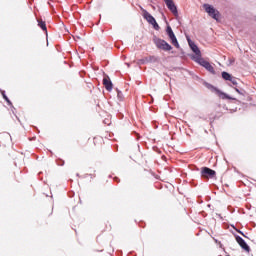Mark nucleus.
I'll return each instance as SVG.
<instances>
[{
	"label": "nucleus",
	"instance_id": "1",
	"mask_svg": "<svg viewBox=\"0 0 256 256\" xmlns=\"http://www.w3.org/2000/svg\"><path fill=\"white\" fill-rule=\"evenodd\" d=\"M187 41L190 49H192L193 53H195L193 60L198 63V65H201V67H204L206 71H209V73H215V69L213 68L211 63L201 57V50H199V47H197L190 38H187Z\"/></svg>",
	"mask_w": 256,
	"mask_h": 256
},
{
	"label": "nucleus",
	"instance_id": "2",
	"mask_svg": "<svg viewBox=\"0 0 256 256\" xmlns=\"http://www.w3.org/2000/svg\"><path fill=\"white\" fill-rule=\"evenodd\" d=\"M202 9L210 19H213L216 23H221V12L213 4L204 3L202 4Z\"/></svg>",
	"mask_w": 256,
	"mask_h": 256
},
{
	"label": "nucleus",
	"instance_id": "3",
	"mask_svg": "<svg viewBox=\"0 0 256 256\" xmlns=\"http://www.w3.org/2000/svg\"><path fill=\"white\" fill-rule=\"evenodd\" d=\"M154 44L158 49H162V51H171L173 49V47H171L167 41L160 38H155Z\"/></svg>",
	"mask_w": 256,
	"mask_h": 256
},
{
	"label": "nucleus",
	"instance_id": "4",
	"mask_svg": "<svg viewBox=\"0 0 256 256\" xmlns=\"http://www.w3.org/2000/svg\"><path fill=\"white\" fill-rule=\"evenodd\" d=\"M166 32L172 45H174L176 49H179V42L177 41V37L175 36V33H173V29H171V26H167Z\"/></svg>",
	"mask_w": 256,
	"mask_h": 256
},
{
	"label": "nucleus",
	"instance_id": "5",
	"mask_svg": "<svg viewBox=\"0 0 256 256\" xmlns=\"http://www.w3.org/2000/svg\"><path fill=\"white\" fill-rule=\"evenodd\" d=\"M144 18L154 27V29H156V31H159V24H157V21L151 14H149V12H144Z\"/></svg>",
	"mask_w": 256,
	"mask_h": 256
},
{
	"label": "nucleus",
	"instance_id": "6",
	"mask_svg": "<svg viewBox=\"0 0 256 256\" xmlns=\"http://www.w3.org/2000/svg\"><path fill=\"white\" fill-rule=\"evenodd\" d=\"M201 175L202 177H205V179H213V177H215V170L204 167L202 168Z\"/></svg>",
	"mask_w": 256,
	"mask_h": 256
},
{
	"label": "nucleus",
	"instance_id": "7",
	"mask_svg": "<svg viewBox=\"0 0 256 256\" xmlns=\"http://www.w3.org/2000/svg\"><path fill=\"white\" fill-rule=\"evenodd\" d=\"M164 2L168 9L171 11V13H173V15L177 17L179 13L177 12V6H175V2H173V0H164Z\"/></svg>",
	"mask_w": 256,
	"mask_h": 256
},
{
	"label": "nucleus",
	"instance_id": "8",
	"mask_svg": "<svg viewBox=\"0 0 256 256\" xmlns=\"http://www.w3.org/2000/svg\"><path fill=\"white\" fill-rule=\"evenodd\" d=\"M236 241L240 245V247H242V249H244V251L249 252V245H247V243L245 242V240H243V238L236 237Z\"/></svg>",
	"mask_w": 256,
	"mask_h": 256
},
{
	"label": "nucleus",
	"instance_id": "9",
	"mask_svg": "<svg viewBox=\"0 0 256 256\" xmlns=\"http://www.w3.org/2000/svg\"><path fill=\"white\" fill-rule=\"evenodd\" d=\"M104 87H106L107 91H111L113 89V83H111V80L109 78L103 79Z\"/></svg>",
	"mask_w": 256,
	"mask_h": 256
},
{
	"label": "nucleus",
	"instance_id": "10",
	"mask_svg": "<svg viewBox=\"0 0 256 256\" xmlns=\"http://www.w3.org/2000/svg\"><path fill=\"white\" fill-rule=\"evenodd\" d=\"M216 95H218V97H220V99H232L235 100V98L229 96L228 94L220 91V90H216Z\"/></svg>",
	"mask_w": 256,
	"mask_h": 256
},
{
	"label": "nucleus",
	"instance_id": "11",
	"mask_svg": "<svg viewBox=\"0 0 256 256\" xmlns=\"http://www.w3.org/2000/svg\"><path fill=\"white\" fill-rule=\"evenodd\" d=\"M233 76H231V74L227 73V72H222V78L225 79V81H230V79H232Z\"/></svg>",
	"mask_w": 256,
	"mask_h": 256
},
{
	"label": "nucleus",
	"instance_id": "12",
	"mask_svg": "<svg viewBox=\"0 0 256 256\" xmlns=\"http://www.w3.org/2000/svg\"><path fill=\"white\" fill-rule=\"evenodd\" d=\"M150 61H151V58L140 59L138 61V65H145V63H149Z\"/></svg>",
	"mask_w": 256,
	"mask_h": 256
},
{
	"label": "nucleus",
	"instance_id": "13",
	"mask_svg": "<svg viewBox=\"0 0 256 256\" xmlns=\"http://www.w3.org/2000/svg\"><path fill=\"white\" fill-rule=\"evenodd\" d=\"M39 26L41 27V29H43V31H47V26H45V22L39 23Z\"/></svg>",
	"mask_w": 256,
	"mask_h": 256
},
{
	"label": "nucleus",
	"instance_id": "14",
	"mask_svg": "<svg viewBox=\"0 0 256 256\" xmlns=\"http://www.w3.org/2000/svg\"><path fill=\"white\" fill-rule=\"evenodd\" d=\"M230 82L232 83V85H237V79L235 77H232L230 79Z\"/></svg>",
	"mask_w": 256,
	"mask_h": 256
},
{
	"label": "nucleus",
	"instance_id": "15",
	"mask_svg": "<svg viewBox=\"0 0 256 256\" xmlns=\"http://www.w3.org/2000/svg\"><path fill=\"white\" fill-rule=\"evenodd\" d=\"M3 97L5 100L9 101V99L7 98V96L3 93Z\"/></svg>",
	"mask_w": 256,
	"mask_h": 256
},
{
	"label": "nucleus",
	"instance_id": "16",
	"mask_svg": "<svg viewBox=\"0 0 256 256\" xmlns=\"http://www.w3.org/2000/svg\"><path fill=\"white\" fill-rule=\"evenodd\" d=\"M236 93H241V91H239V89L235 88Z\"/></svg>",
	"mask_w": 256,
	"mask_h": 256
},
{
	"label": "nucleus",
	"instance_id": "17",
	"mask_svg": "<svg viewBox=\"0 0 256 256\" xmlns=\"http://www.w3.org/2000/svg\"><path fill=\"white\" fill-rule=\"evenodd\" d=\"M255 19H256V16H255Z\"/></svg>",
	"mask_w": 256,
	"mask_h": 256
}]
</instances>
